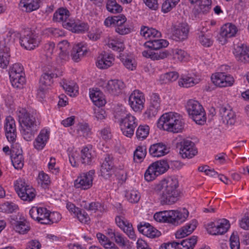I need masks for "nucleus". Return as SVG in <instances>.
I'll list each match as a JSON object with an SVG mask.
<instances>
[{
  "instance_id": "f03ea898",
  "label": "nucleus",
  "mask_w": 249,
  "mask_h": 249,
  "mask_svg": "<svg viewBox=\"0 0 249 249\" xmlns=\"http://www.w3.org/2000/svg\"><path fill=\"white\" fill-rule=\"evenodd\" d=\"M17 115L24 139L27 141L32 140L39 128V122L25 108L19 109L17 111Z\"/></svg>"
},
{
  "instance_id": "1a4fd4ad",
  "label": "nucleus",
  "mask_w": 249,
  "mask_h": 249,
  "mask_svg": "<svg viewBox=\"0 0 249 249\" xmlns=\"http://www.w3.org/2000/svg\"><path fill=\"white\" fill-rule=\"evenodd\" d=\"M57 77V74L53 72L52 70L44 72L40 78V86L37 91V95L43 98L47 87L50 86L53 83V78Z\"/></svg>"
},
{
  "instance_id": "5701e85b",
  "label": "nucleus",
  "mask_w": 249,
  "mask_h": 249,
  "mask_svg": "<svg viewBox=\"0 0 249 249\" xmlns=\"http://www.w3.org/2000/svg\"><path fill=\"white\" fill-rule=\"evenodd\" d=\"M114 59V57L112 54H109L104 52L98 57L96 66L100 69H107L112 65Z\"/></svg>"
},
{
  "instance_id": "c85d7f7f",
  "label": "nucleus",
  "mask_w": 249,
  "mask_h": 249,
  "mask_svg": "<svg viewBox=\"0 0 249 249\" xmlns=\"http://www.w3.org/2000/svg\"><path fill=\"white\" fill-rule=\"evenodd\" d=\"M168 42L164 39H150L144 44L145 47L153 50H160L168 46Z\"/></svg>"
},
{
  "instance_id": "3c124183",
  "label": "nucleus",
  "mask_w": 249,
  "mask_h": 249,
  "mask_svg": "<svg viewBox=\"0 0 249 249\" xmlns=\"http://www.w3.org/2000/svg\"><path fill=\"white\" fill-rule=\"evenodd\" d=\"M77 131L80 136H83V137L88 136L90 132L89 126L86 123H79L78 124Z\"/></svg>"
},
{
  "instance_id": "423d86ee",
  "label": "nucleus",
  "mask_w": 249,
  "mask_h": 249,
  "mask_svg": "<svg viewBox=\"0 0 249 249\" xmlns=\"http://www.w3.org/2000/svg\"><path fill=\"white\" fill-rule=\"evenodd\" d=\"M15 188L19 197L24 201H31L36 196L35 190L28 185L24 180H17Z\"/></svg>"
},
{
  "instance_id": "4468645a",
  "label": "nucleus",
  "mask_w": 249,
  "mask_h": 249,
  "mask_svg": "<svg viewBox=\"0 0 249 249\" xmlns=\"http://www.w3.org/2000/svg\"><path fill=\"white\" fill-rule=\"evenodd\" d=\"M168 223H172L174 225H178L185 221L188 216L189 212L185 208L179 211L172 210L169 211Z\"/></svg>"
},
{
  "instance_id": "de8ad7c7",
  "label": "nucleus",
  "mask_w": 249,
  "mask_h": 249,
  "mask_svg": "<svg viewBox=\"0 0 249 249\" xmlns=\"http://www.w3.org/2000/svg\"><path fill=\"white\" fill-rule=\"evenodd\" d=\"M23 71V67L19 63H15L10 68L9 71V77H14L15 76L24 74Z\"/></svg>"
},
{
  "instance_id": "c756f323",
  "label": "nucleus",
  "mask_w": 249,
  "mask_h": 249,
  "mask_svg": "<svg viewBox=\"0 0 249 249\" xmlns=\"http://www.w3.org/2000/svg\"><path fill=\"white\" fill-rule=\"evenodd\" d=\"M9 48L3 45H0V67L4 69L9 63Z\"/></svg>"
},
{
  "instance_id": "bf43d9fd",
  "label": "nucleus",
  "mask_w": 249,
  "mask_h": 249,
  "mask_svg": "<svg viewBox=\"0 0 249 249\" xmlns=\"http://www.w3.org/2000/svg\"><path fill=\"white\" fill-rule=\"evenodd\" d=\"M55 44L53 42H50L45 44L44 47V50L45 52V55L47 57H51L52 55Z\"/></svg>"
},
{
  "instance_id": "f257e3e1",
  "label": "nucleus",
  "mask_w": 249,
  "mask_h": 249,
  "mask_svg": "<svg viewBox=\"0 0 249 249\" xmlns=\"http://www.w3.org/2000/svg\"><path fill=\"white\" fill-rule=\"evenodd\" d=\"M178 182L177 178L169 177L161 180L156 187L162 205H171L178 199L179 192L177 190Z\"/></svg>"
},
{
  "instance_id": "e433bc0d",
  "label": "nucleus",
  "mask_w": 249,
  "mask_h": 249,
  "mask_svg": "<svg viewBox=\"0 0 249 249\" xmlns=\"http://www.w3.org/2000/svg\"><path fill=\"white\" fill-rule=\"evenodd\" d=\"M141 35L145 38L160 37L161 34L158 30L152 28L143 26L141 28Z\"/></svg>"
},
{
  "instance_id": "b1692460",
  "label": "nucleus",
  "mask_w": 249,
  "mask_h": 249,
  "mask_svg": "<svg viewBox=\"0 0 249 249\" xmlns=\"http://www.w3.org/2000/svg\"><path fill=\"white\" fill-rule=\"evenodd\" d=\"M197 222L196 219L191 220L189 223L177 231L176 233L177 238H182L191 234L196 228Z\"/></svg>"
},
{
  "instance_id": "49530a36",
  "label": "nucleus",
  "mask_w": 249,
  "mask_h": 249,
  "mask_svg": "<svg viewBox=\"0 0 249 249\" xmlns=\"http://www.w3.org/2000/svg\"><path fill=\"white\" fill-rule=\"evenodd\" d=\"M24 75H18V76H15L14 77H10L12 85L16 88H21L25 83V78Z\"/></svg>"
},
{
  "instance_id": "680f3d73",
  "label": "nucleus",
  "mask_w": 249,
  "mask_h": 249,
  "mask_svg": "<svg viewBox=\"0 0 249 249\" xmlns=\"http://www.w3.org/2000/svg\"><path fill=\"white\" fill-rule=\"evenodd\" d=\"M169 214V212H165L164 213H156L154 214V217L155 219L157 221H163L164 222H167L168 220H169L168 218V215Z\"/></svg>"
},
{
  "instance_id": "864d4df0",
  "label": "nucleus",
  "mask_w": 249,
  "mask_h": 249,
  "mask_svg": "<svg viewBox=\"0 0 249 249\" xmlns=\"http://www.w3.org/2000/svg\"><path fill=\"white\" fill-rule=\"evenodd\" d=\"M199 40L201 44L205 47H210L213 44V40L211 39L210 36L205 35L203 32L200 33Z\"/></svg>"
},
{
  "instance_id": "20e7f679",
  "label": "nucleus",
  "mask_w": 249,
  "mask_h": 249,
  "mask_svg": "<svg viewBox=\"0 0 249 249\" xmlns=\"http://www.w3.org/2000/svg\"><path fill=\"white\" fill-rule=\"evenodd\" d=\"M186 108L189 117L197 124L202 125L206 121V113L202 105L197 101L189 100Z\"/></svg>"
},
{
  "instance_id": "8fccbe9b",
  "label": "nucleus",
  "mask_w": 249,
  "mask_h": 249,
  "mask_svg": "<svg viewBox=\"0 0 249 249\" xmlns=\"http://www.w3.org/2000/svg\"><path fill=\"white\" fill-rule=\"evenodd\" d=\"M125 197L130 203H136L139 201L140 195L137 191L132 190L126 192Z\"/></svg>"
},
{
  "instance_id": "7ed1b4c3",
  "label": "nucleus",
  "mask_w": 249,
  "mask_h": 249,
  "mask_svg": "<svg viewBox=\"0 0 249 249\" xmlns=\"http://www.w3.org/2000/svg\"><path fill=\"white\" fill-rule=\"evenodd\" d=\"M184 122L178 113L168 112L163 114L159 119L157 126L160 129L178 133L184 128Z\"/></svg>"
},
{
  "instance_id": "13d9d810",
  "label": "nucleus",
  "mask_w": 249,
  "mask_h": 249,
  "mask_svg": "<svg viewBox=\"0 0 249 249\" xmlns=\"http://www.w3.org/2000/svg\"><path fill=\"white\" fill-rule=\"evenodd\" d=\"M169 52L165 50L160 51L159 53H155L152 51L150 58L153 60H159L160 59H163L169 55Z\"/></svg>"
},
{
  "instance_id": "603ef678",
  "label": "nucleus",
  "mask_w": 249,
  "mask_h": 249,
  "mask_svg": "<svg viewBox=\"0 0 249 249\" xmlns=\"http://www.w3.org/2000/svg\"><path fill=\"white\" fill-rule=\"evenodd\" d=\"M106 165L110 167V168L114 169L113 158L111 155L106 154L102 162V169L104 174L107 172V170H105Z\"/></svg>"
},
{
  "instance_id": "f704fd0d",
  "label": "nucleus",
  "mask_w": 249,
  "mask_h": 249,
  "mask_svg": "<svg viewBox=\"0 0 249 249\" xmlns=\"http://www.w3.org/2000/svg\"><path fill=\"white\" fill-rule=\"evenodd\" d=\"M195 3L198 5L197 11L198 13L207 14L212 8L211 0H197Z\"/></svg>"
},
{
  "instance_id": "a878e982",
  "label": "nucleus",
  "mask_w": 249,
  "mask_h": 249,
  "mask_svg": "<svg viewBox=\"0 0 249 249\" xmlns=\"http://www.w3.org/2000/svg\"><path fill=\"white\" fill-rule=\"evenodd\" d=\"M87 53V47L83 43L75 45L72 49L71 57L75 62H78Z\"/></svg>"
},
{
  "instance_id": "5fc2aeb1",
  "label": "nucleus",
  "mask_w": 249,
  "mask_h": 249,
  "mask_svg": "<svg viewBox=\"0 0 249 249\" xmlns=\"http://www.w3.org/2000/svg\"><path fill=\"white\" fill-rule=\"evenodd\" d=\"M174 55L176 58L180 61H187L189 57L188 53L181 49H176L173 52Z\"/></svg>"
},
{
  "instance_id": "cd10ccee",
  "label": "nucleus",
  "mask_w": 249,
  "mask_h": 249,
  "mask_svg": "<svg viewBox=\"0 0 249 249\" xmlns=\"http://www.w3.org/2000/svg\"><path fill=\"white\" fill-rule=\"evenodd\" d=\"M230 227L229 222L226 219H219L216 222V227L213 231H210L212 235L223 234L225 233Z\"/></svg>"
},
{
  "instance_id": "a18cd8bd",
  "label": "nucleus",
  "mask_w": 249,
  "mask_h": 249,
  "mask_svg": "<svg viewBox=\"0 0 249 249\" xmlns=\"http://www.w3.org/2000/svg\"><path fill=\"white\" fill-rule=\"evenodd\" d=\"M149 127L146 125H140L136 132L137 138L140 140L145 139L149 134Z\"/></svg>"
},
{
  "instance_id": "4be33fe9",
  "label": "nucleus",
  "mask_w": 249,
  "mask_h": 249,
  "mask_svg": "<svg viewBox=\"0 0 249 249\" xmlns=\"http://www.w3.org/2000/svg\"><path fill=\"white\" fill-rule=\"evenodd\" d=\"M137 227L140 232L151 238L159 237L161 234L160 231L148 223H141Z\"/></svg>"
},
{
  "instance_id": "69168bd1",
  "label": "nucleus",
  "mask_w": 249,
  "mask_h": 249,
  "mask_svg": "<svg viewBox=\"0 0 249 249\" xmlns=\"http://www.w3.org/2000/svg\"><path fill=\"white\" fill-rule=\"evenodd\" d=\"M110 167H108L107 165H106L105 170H106L107 172L104 174L102 169V164H101L100 169L101 176L105 179L110 178L114 173V169Z\"/></svg>"
},
{
  "instance_id": "338daca9",
  "label": "nucleus",
  "mask_w": 249,
  "mask_h": 249,
  "mask_svg": "<svg viewBox=\"0 0 249 249\" xmlns=\"http://www.w3.org/2000/svg\"><path fill=\"white\" fill-rule=\"evenodd\" d=\"M124 24V23L121 24V25H117V27L115 28L116 32L122 35L128 34L131 32V29L126 27Z\"/></svg>"
},
{
  "instance_id": "58836bf2",
  "label": "nucleus",
  "mask_w": 249,
  "mask_h": 249,
  "mask_svg": "<svg viewBox=\"0 0 249 249\" xmlns=\"http://www.w3.org/2000/svg\"><path fill=\"white\" fill-rule=\"evenodd\" d=\"M197 243V236H193L190 238L182 240L179 245L182 248L178 247V249H193Z\"/></svg>"
},
{
  "instance_id": "aec40b11",
  "label": "nucleus",
  "mask_w": 249,
  "mask_h": 249,
  "mask_svg": "<svg viewBox=\"0 0 249 249\" xmlns=\"http://www.w3.org/2000/svg\"><path fill=\"white\" fill-rule=\"evenodd\" d=\"M149 155L154 158H160L169 153L166 145L162 142H158L150 145L148 149Z\"/></svg>"
},
{
  "instance_id": "2eb2a0df",
  "label": "nucleus",
  "mask_w": 249,
  "mask_h": 249,
  "mask_svg": "<svg viewBox=\"0 0 249 249\" xmlns=\"http://www.w3.org/2000/svg\"><path fill=\"white\" fill-rule=\"evenodd\" d=\"M211 79L213 83L219 87L231 86L234 82V79L232 76L224 72H217L213 74Z\"/></svg>"
},
{
  "instance_id": "a19ab883",
  "label": "nucleus",
  "mask_w": 249,
  "mask_h": 249,
  "mask_svg": "<svg viewBox=\"0 0 249 249\" xmlns=\"http://www.w3.org/2000/svg\"><path fill=\"white\" fill-rule=\"evenodd\" d=\"M17 152V156H11L12 164L16 169H21L24 165V161L22 154L19 150Z\"/></svg>"
},
{
  "instance_id": "412c9836",
  "label": "nucleus",
  "mask_w": 249,
  "mask_h": 249,
  "mask_svg": "<svg viewBox=\"0 0 249 249\" xmlns=\"http://www.w3.org/2000/svg\"><path fill=\"white\" fill-rule=\"evenodd\" d=\"M233 54L238 61L243 63L249 62V47L241 44L234 48Z\"/></svg>"
},
{
  "instance_id": "79ce46f5",
  "label": "nucleus",
  "mask_w": 249,
  "mask_h": 249,
  "mask_svg": "<svg viewBox=\"0 0 249 249\" xmlns=\"http://www.w3.org/2000/svg\"><path fill=\"white\" fill-rule=\"evenodd\" d=\"M106 8L108 11L113 14L119 13L122 11L121 6L118 4L115 0H108Z\"/></svg>"
},
{
  "instance_id": "f3484780",
  "label": "nucleus",
  "mask_w": 249,
  "mask_h": 249,
  "mask_svg": "<svg viewBox=\"0 0 249 249\" xmlns=\"http://www.w3.org/2000/svg\"><path fill=\"white\" fill-rule=\"evenodd\" d=\"M237 31V27L231 23H228L224 24L221 28L219 41L222 44L225 43L227 41V38L235 36Z\"/></svg>"
},
{
  "instance_id": "393cba45",
  "label": "nucleus",
  "mask_w": 249,
  "mask_h": 249,
  "mask_svg": "<svg viewBox=\"0 0 249 249\" xmlns=\"http://www.w3.org/2000/svg\"><path fill=\"white\" fill-rule=\"evenodd\" d=\"M50 137V131L46 129H42L34 142V147L42 150L46 145Z\"/></svg>"
},
{
  "instance_id": "37998d69",
  "label": "nucleus",
  "mask_w": 249,
  "mask_h": 249,
  "mask_svg": "<svg viewBox=\"0 0 249 249\" xmlns=\"http://www.w3.org/2000/svg\"><path fill=\"white\" fill-rule=\"evenodd\" d=\"M197 82L195 79L192 77L187 76H182L178 81V85L181 87L189 88L194 86Z\"/></svg>"
},
{
  "instance_id": "7c9ffc66",
  "label": "nucleus",
  "mask_w": 249,
  "mask_h": 249,
  "mask_svg": "<svg viewBox=\"0 0 249 249\" xmlns=\"http://www.w3.org/2000/svg\"><path fill=\"white\" fill-rule=\"evenodd\" d=\"M66 92L70 96H76L78 93V86L73 82H67L66 80L60 83Z\"/></svg>"
},
{
  "instance_id": "bb28decb",
  "label": "nucleus",
  "mask_w": 249,
  "mask_h": 249,
  "mask_svg": "<svg viewBox=\"0 0 249 249\" xmlns=\"http://www.w3.org/2000/svg\"><path fill=\"white\" fill-rule=\"evenodd\" d=\"M40 0H21L20 6L24 8L23 10L30 13L37 10L40 7Z\"/></svg>"
},
{
  "instance_id": "6e6552de",
  "label": "nucleus",
  "mask_w": 249,
  "mask_h": 249,
  "mask_svg": "<svg viewBox=\"0 0 249 249\" xmlns=\"http://www.w3.org/2000/svg\"><path fill=\"white\" fill-rule=\"evenodd\" d=\"M94 175V170H91L88 172L81 174L74 181V187L81 190H87L90 188L92 185Z\"/></svg>"
},
{
  "instance_id": "0eeeda50",
  "label": "nucleus",
  "mask_w": 249,
  "mask_h": 249,
  "mask_svg": "<svg viewBox=\"0 0 249 249\" xmlns=\"http://www.w3.org/2000/svg\"><path fill=\"white\" fill-rule=\"evenodd\" d=\"M40 42V39L37 34L31 30L24 32V34L20 37L21 46L26 50H31L37 47Z\"/></svg>"
},
{
  "instance_id": "774afa93",
  "label": "nucleus",
  "mask_w": 249,
  "mask_h": 249,
  "mask_svg": "<svg viewBox=\"0 0 249 249\" xmlns=\"http://www.w3.org/2000/svg\"><path fill=\"white\" fill-rule=\"evenodd\" d=\"M76 22L74 20L69 19V18L65 20L62 23V26L73 32L75 27Z\"/></svg>"
},
{
  "instance_id": "6ab92c4d",
  "label": "nucleus",
  "mask_w": 249,
  "mask_h": 249,
  "mask_svg": "<svg viewBox=\"0 0 249 249\" xmlns=\"http://www.w3.org/2000/svg\"><path fill=\"white\" fill-rule=\"evenodd\" d=\"M219 112L224 123L228 125H232L235 124L236 120V115L235 113L231 108V107H221L219 109Z\"/></svg>"
},
{
  "instance_id": "4d7b16f0",
  "label": "nucleus",
  "mask_w": 249,
  "mask_h": 249,
  "mask_svg": "<svg viewBox=\"0 0 249 249\" xmlns=\"http://www.w3.org/2000/svg\"><path fill=\"white\" fill-rule=\"evenodd\" d=\"M120 126L121 131L124 135L129 138H131L133 135L136 127H132L131 126H127L121 124Z\"/></svg>"
},
{
  "instance_id": "c9c22d12",
  "label": "nucleus",
  "mask_w": 249,
  "mask_h": 249,
  "mask_svg": "<svg viewBox=\"0 0 249 249\" xmlns=\"http://www.w3.org/2000/svg\"><path fill=\"white\" fill-rule=\"evenodd\" d=\"M93 159L94 156L91 154V150L86 147L81 150V161L82 164L90 165Z\"/></svg>"
},
{
  "instance_id": "ddd939ff",
  "label": "nucleus",
  "mask_w": 249,
  "mask_h": 249,
  "mask_svg": "<svg viewBox=\"0 0 249 249\" xmlns=\"http://www.w3.org/2000/svg\"><path fill=\"white\" fill-rule=\"evenodd\" d=\"M145 99L142 93L139 90H134L130 95L128 99L129 105L136 112L142 110L144 107Z\"/></svg>"
},
{
  "instance_id": "39448f33",
  "label": "nucleus",
  "mask_w": 249,
  "mask_h": 249,
  "mask_svg": "<svg viewBox=\"0 0 249 249\" xmlns=\"http://www.w3.org/2000/svg\"><path fill=\"white\" fill-rule=\"evenodd\" d=\"M169 168L166 160H160L151 164L144 174V178L147 181L155 179L158 176L164 173Z\"/></svg>"
},
{
  "instance_id": "052dcab7",
  "label": "nucleus",
  "mask_w": 249,
  "mask_h": 249,
  "mask_svg": "<svg viewBox=\"0 0 249 249\" xmlns=\"http://www.w3.org/2000/svg\"><path fill=\"white\" fill-rule=\"evenodd\" d=\"M75 214H76L78 220L82 223H87L90 220L89 215L84 211H82L79 209L78 212Z\"/></svg>"
},
{
  "instance_id": "2f4dec72",
  "label": "nucleus",
  "mask_w": 249,
  "mask_h": 249,
  "mask_svg": "<svg viewBox=\"0 0 249 249\" xmlns=\"http://www.w3.org/2000/svg\"><path fill=\"white\" fill-rule=\"evenodd\" d=\"M70 16V11L66 8L61 7L55 12L53 16V20L56 22H63L68 19Z\"/></svg>"
},
{
  "instance_id": "f8f14e48",
  "label": "nucleus",
  "mask_w": 249,
  "mask_h": 249,
  "mask_svg": "<svg viewBox=\"0 0 249 249\" xmlns=\"http://www.w3.org/2000/svg\"><path fill=\"white\" fill-rule=\"evenodd\" d=\"M190 28L186 22H181L173 27V38L177 41H183L187 39Z\"/></svg>"
},
{
  "instance_id": "72a5a7b5",
  "label": "nucleus",
  "mask_w": 249,
  "mask_h": 249,
  "mask_svg": "<svg viewBox=\"0 0 249 249\" xmlns=\"http://www.w3.org/2000/svg\"><path fill=\"white\" fill-rule=\"evenodd\" d=\"M12 225L13 229L20 234H25L30 230V226L26 221H15Z\"/></svg>"
},
{
  "instance_id": "e2e57ef3",
  "label": "nucleus",
  "mask_w": 249,
  "mask_h": 249,
  "mask_svg": "<svg viewBox=\"0 0 249 249\" xmlns=\"http://www.w3.org/2000/svg\"><path fill=\"white\" fill-rule=\"evenodd\" d=\"M108 46L113 50L121 52L124 49V45L122 42H118L113 41L108 43Z\"/></svg>"
},
{
  "instance_id": "a211bd4d",
  "label": "nucleus",
  "mask_w": 249,
  "mask_h": 249,
  "mask_svg": "<svg viewBox=\"0 0 249 249\" xmlns=\"http://www.w3.org/2000/svg\"><path fill=\"white\" fill-rule=\"evenodd\" d=\"M160 99L157 93H152L151 96L150 103L149 108L145 112L148 118L155 116L160 110Z\"/></svg>"
},
{
  "instance_id": "09e8293b",
  "label": "nucleus",
  "mask_w": 249,
  "mask_h": 249,
  "mask_svg": "<svg viewBox=\"0 0 249 249\" xmlns=\"http://www.w3.org/2000/svg\"><path fill=\"white\" fill-rule=\"evenodd\" d=\"M179 74L176 71H170L166 72L160 75V79L163 83L176 81L178 77Z\"/></svg>"
},
{
  "instance_id": "9d476101",
  "label": "nucleus",
  "mask_w": 249,
  "mask_h": 249,
  "mask_svg": "<svg viewBox=\"0 0 249 249\" xmlns=\"http://www.w3.org/2000/svg\"><path fill=\"white\" fill-rule=\"evenodd\" d=\"M102 87L106 93L116 96L122 92L125 85L121 80L114 79L103 83Z\"/></svg>"
},
{
  "instance_id": "ea45409f",
  "label": "nucleus",
  "mask_w": 249,
  "mask_h": 249,
  "mask_svg": "<svg viewBox=\"0 0 249 249\" xmlns=\"http://www.w3.org/2000/svg\"><path fill=\"white\" fill-rule=\"evenodd\" d=\"M147 153L145 145L138 146L134 152L133 160L135 162H141Z\"/></svg>"
},
{
  "instance_id": "473e14b6",
  "label": "nucleus",
  "mask_w": 249,
  "mask_h": 249,
  "mask_svg": "<svg viewBox=\"0 0 249 249\" xmlns=\"http://www.w3.org/2000/svg\"><path fill=\"white\" fill-rule=\"evenodd\" d=\"M126 21V18L124 15H119L113 17H108L104 21L105 25L107 26L111 25H121L125 23Z\"/></svg>"
},
{
  "instance_id": "4c0bfd02",
  "label": "nucleus",
  "mask_w": 249,
  "mask_h": 249,
  "mask_svg": "<svg viewBox=\"0 0 249 249\" xmlns=\"http://www.w3.org/2000/svg\"><path fill=\"white\" fill-rule=\"evenodd\" d=\"M89 96L94 104L98 107H102L106 104V101L102 99V94L99 90L90 92Z\"/></svg>"
},
{
  "instance_id": "c03bdc74",
  "label": "nucleus",
  "mask_w": 249,
  "mask_h": 249,
  "mask_svg": "<svg viewBox=\"0 0 249 249\" xmlns=\"http://www.w3.org/2000/svg\"><path fill=\"white\" fill-rule=\"evenodd\" d=\"M120 124L127 126H131L132 127H136L138 125L136 118L130 114L122 118L120 120Z\"/></svg>"
},
{
  "instance_id": "6e6d98bb",
  "label": "nucleus",
  "mask_w": 249,
  "mask_h": 249,
  "mask_svg": "<svg viewBox=\"0 0 249 249\" xmlns=\"http://www.w3.org/2000/svg\"><path fill=\"white\" fill-rule=\"evenodd\" d=\"M122 230L129 238L134 240H136V236L135 234L132 225L131 223H127L125 227H124Z\"/></svg>"
},
{
  "instance_id": "0e129e2a",
  "label": "nucleus",
  "mask_w": 249,
  "mask_h": 249,
  "mask_svg": "<svg viewBox=\"0 0 249 249\" xmlns=\"http://www.w3.org/2000/svg\"><path fill=\"white\" fill-rule=\"evenodd\" d=\"M96 237L99 243L103 245L105 248L111 242L107 236L100 232L97 233Z\"/></svg>"
},
{
  "instance_id": "dca6fc26",
  "label": "nucleus",
  "mask_w": 249,
  "mask_h": 249,
  "mask_svg": "<svg viewBox=\"0 0 249 249\" xmlns=\"http://www.w3.org/2000/svg\"><path fill=\"white\" fill-rule=\"evenodd\" d=\"M5 135L9 142L14 143L16 141L17 130L14 119L11 116L6 118L4 124Z\"/></svg>"
},
{
  "instance_id": "9b49d317",
  "label": "nucleus",
  "mask_w": 249,
  "mask_h": 249,
  "mask_svg": "<svg viewBox=\"0 0 249 249\" xmlns=\"http://www.w3.org/2000/svg\"><path fill=\"white\" fill-rule=\"evenodd\" d=\"M178 146L179 154L183 158H192L197 153L195 143L190 140H183Z\"/></svg>"
}]
</instances>
